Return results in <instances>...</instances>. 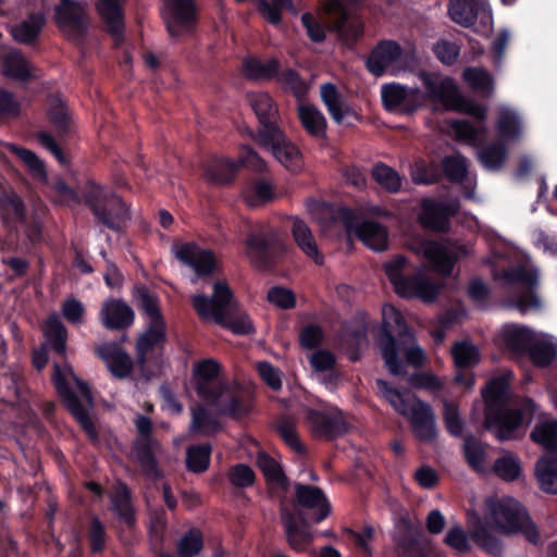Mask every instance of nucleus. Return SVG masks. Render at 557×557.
Returning <instances> with one entry per match:
<instances>
[{
  "label": "nucleus",
  "instance_id": "5",
  "mask_svg": "<svg viewBox=\"0 0 557 557\" xmlns=\"http://www.w3.org/2000/svg\"><path fill=\"white\" fill-rule=\"evenodd\" d=\"M419 79L430 100L443 104L448 110L457 109L461 104V111L479 123L483 124L486 120L487 108L478 102L466 101L453 77L442 76L437 72L421 71Z\"/></svg>",
  "mask_w": 557,
  "mask_h": 557
},
{
  "label": "nucleus",
  "instance_id": "13",
  "mask_svg": "<svg viewBox=\"0 0 557 557\" xmlns=\"http://www.w3.org/2000/svg\"><path fill=\"white\" fill-rule=\"evenodd\" d=\"M421 528L408 515L398 518L393 544L397 557H429Z\"/></svg>",
  "mask_w": 557,
  "mask_h": 557
},
{
  "label": "nucleus",
  "instance_id": "48",
  "mask_svg": "<svg viewBox=\"0 0 557 557\" xmlns=\"http://www.w3.org/2000/svg\"><path fill=\"white\" fill-rule=\"evenodd\" d=\"M509 389V380L505 375L492 379L482 391L484 399V410H491L497 407L506 406V397Z\"/></svg>",
  "mask_w": 557,
  "mask_h": 557
},
{
  "label": "nucleus",
  "instance_id": "37",
  "mask_svg": "<svg viewBox=\"0 0 557 557\" xmlns=\"http://www.w3.org/2000/svg\"><path fill=\"white\" fill-rule=\"evenodd\" d=\"M292 235L299 249L318 265L324 262V256L319 250L315 239L308 224L298 218L293 220Z\"/></svg>",
  "mask_w": 557,
  "mask_h": 557
},
{
  "label": "nucleus",
  "instance_id": "24",
  "mask_svg": "<svg viewBox=\"0 0 557 557\" xmlns=\"http://www.w3.org/2000/svg\"><path fill=\"white\" fill-rule=\"evenodd\" d=\"M306 418L312 425L313 432L326 437L335 440L346 433V422L341 411H325L319 409H308Z\"/></svg>",
  "mask_w": 557,
  "mask_h": 557
},
{
  "label": "nucleus",
  "instance_id": "1",
  "mask_svg": "<svg viewBox=\"0 0 557 557\" xmlns=\"http://www.w3.org/2000/svg\"><path fill=\"white\" fill-rule=\"evenodd\" d=\"M293 508L281 509V521L289 547L305 552L313 541L311 524L325 520L332 506L324 492L310 484L296 483Z\"/></svg>",
  "mask_w": 557,
  "mask_h": 557
},
{
  "label": "nucleus",
  "instance_id": "55",
  "mask_svg": "<svg viewBox=\"0 0 557 557\" xmlns=\"http://www.w3.org/2000/svg\"><path fill=\"white\" fill-rule=\"evenodd\" d=\"M492 470L504 482H515L522 474L520 458L510 453L496 458Z\"/></svg>",
  "mask_w": 557,
  "mask_h": 557
},
{
  "label": "nucleus",
  "instance_id": "50",
  "mask_svg": "<svg viewBox=\"0 0 557 557\" xmlns=\"http://www.w3.org/2000/svg\"><path fill=\"white\" fill-rule=\"evenodd\" d=\"M470 536L473 542L488 555L493 557H499L502 555V541L496 535H494L481 521H478L472 527Z\"/></svg>",
  "mask_w": 557,
  "mask_h": 557
},
{
  "label": "nucleus",
  "instance_id": "28",
  "mask_svg": "<svg viewBox=\"0 0 557 557\" xmlns=\"http://www.w3.org/2000/svg\"><path fill=\"white\" fill-rule=\"evenodd\" d=\"M259 143L271 151L273 157L285 168L296 170L300 165V151L298 147L287 139L283 129L273 138H262Z\"/></svg>",
  "mask_w": 557,
  "mask_h": 557
},
{
  "label": "nucleus",
  "instance_id": "14",
  "mask_svg": "<svg viewBox=\"0 0 557 557\" xmlns=\"http://www.w3.org/2000/svg\"><path fill=\"white\" fill-rule=\"evenodd\" d=\"M234 294L225 281H216L213 284L211 297L205 294H196L190 297V304L202 320L221 321L223 313L231 307Z\"/></svg>",
  "mask_w": 557,
  "mask_h": 557
},
{
  "label": "nucleus",
  "instance_id": "63",
  "mask_svg": "<svg viewBox=\"0 0 557 557\" xmlns=\"http://www.w3.org/2000/svg\"><path fill=\"white\" fill-rule=\"evenodd\" d=\"M463 455L472 470L480 473L484 471L486 451L480 440L468 435L463 441Z\"/></svg>",
  "mask_w": 557,
  "mask_h": 557
},
{
  "label": "nucleus",
  "instance_id": "64",
  "mask_svg": "<svg viewBox=\"0 0 557 557\" xmlns=\"http://www.w3.org/2000/svg\"><path fill=\"white\" fill-rule=\"evenodd\" d=\"M527 355L535 366L546 367L556 358L557 345L550 341L534 338Z\"/></svg>",
  "mask_w": 557,
  "mask_h": 557
},
{
  "label": "nucleus",
  "instance_id": "60",
  "mask_svg": "<svg viewBox=\"0 0 557 557\" xmlns=\"http://www.w3.org/2000/svg\"><path fill=\"white\" fill-rule=\"evenodd\" d=\"M496 132L499 141L516 140L520 137L521 127L519 116L510 110H503L498 114Z\"/></svg>",
  "mask_w": 557,
  "mask_h": 557
},
{
  "label": "nucleus",
  "instance_id": "20",
  "mask_svg": "<svg viewBox=\"0 0 557 557\" xmlns=\"http://www.w3.org/2000/svg\"><path fill=\"white\" fill-rule=\"evenodd\" d=\"M175 257L182 263L190 267L197 276L211 275L215 270V256L209 249L200 248L196 243H184L176 248Z\"/></svg>",
  "mask_w": 557,
  "mask_h": 557
},
{
  "label": "nucleus",
  "instance_id": "39",
  "mask_svg": "<svg viewBox=\"0 0 557 557\" xmlns=\"http://www.w3.org/2000/svg\"><path fill=\"white\" fill-rule=\"evenodd\" d=\"M223 430V424L218 417L212 414L202 405L191 408V421L189 431L195 435L214 437Z\"/></svg>",
  "mask_w": 557,
  "mask_h": 557
},
{
  "label": "nucleus",
  "instance_id": "38",
  "mask_svg": "<svg viewBox=\"0 0 557 557\" xmlns=\"http://www.w3.org/2000/svg\"><path fill=\"white\" fill-rule=\"evenodd\" d=\"M280 70L281 63L276 58L262 63L258 58L247 57L242 64L243 75L253 82L276 79Z\"/></svg>",
  "mask_w": 557,
  "mask_h": 557
},
{
  "label": "nucleus",
  "instance_id": "16",
  "mask_svg": "<svg viewBox=\"0 0 557 557\" xmlns=\"http://www.w3.org/2000/svg\"><path fill=\"white\" fill-rule=\"evenodd\" d=\"M127 335L123 334L119 341L106 342L95 348L96 356L101 359L111 375L117 380H124L134 370V361L129 354L123 348Z\"/></svg>",
  "mask_w": 557,
  "mask_h": 557
},
{
  "label": "nucleus",
  "instance_id": "31",
  "mask_svg": "<svg viewBox=\"0 0 557 557\" xmlns=\"http://www.w3.org/2000/svg\"><path fill=\"white\" fill-rule=\"evenodd\" d=\"M297 116L301 127L311 138L315 140L327 139V121L317 106L298 104Z\"/></svg>",
  "mask_w": 557,
  "mask_h": 557
},
{
  "label": "nucleus",
  "instance_id": "42",
  "mask_svg": "<svg viewBox=\"0 0 557 557\" xmlns=\"http://www.w3.org/2000/svg\"><path fill=\"white\" fill-rule=\"evenodd\" d=\"M209 406L216 407L220 414L238 421L250 411V406L246 399L228 385V391L219 399L218 404H208Z\"/></svg>",
  "mask_w": 557,
  "mask_h": 557
},
{
  "label": "nucleus",
  "instance_id": "58",
  "mask_svg": "<svg viewBox=\"0 0 557 557\" xmlns=\"http://www.w3.org/2000/svg\"><path fill=\"white\" fill-rule=\"evenodd\" d=\"M203 547L202 531L193 527L176 543V553L178 557H196L202 552Z\"/></svg>",
  "mask_w": 557,
  "mask_h": 557
},
{
  "label": "nucleus",
  "instance_id": "21",
  "mask_svg": "<svg viewBox=\"0 0 557 557\" xmlns=\"http://www.w3.org/2000/svg\"><path fill=\"white\" fill-rule=\"evenodd\" d=\"M99 320L107 330L125 331L134 324L135 312L123 299L109 298L102 302Z\"/></svg>",
  "mask_w": 557,
  "mask_h": 557
},
{
  "label": "nucleus",
  "instance_id": "40",
  "mask_svg": "<svg viewBox=\"0 0 557 557\" xmlns=\"http://www.w3.org/2000/svg\"><path fill=\"white\" fill-rule=\"evenodd\" d=\"M44 337L48 348H51L60 357L65 356L69 333L57 314H50L47 318L44 326Z\"/></svg>",
  "mask_w": 557,
  "mask_h": 557
},
{
  "label": "nucleus",
  "instance_id": "45",
  "mask_svg": "<svg viewBox=\"0 0 557 557\" xmlns=\"http://www.w3.org/2000/svg\"><path fill=\"white\" fill-rule=\"evenodd\" d=\"M534 474L544 493L557 495V458L542 456L535 463Z\"/></svg>",
  "mask_w": 557,
  "mask_h": 557
},
{
  "label": "nucleus",
  "instance_id": "22",
  "mask_svg": "<svg viewBox=\"0 0 557 557\" xmlns=\"http://www.w3.org/2000/svg\"><path fill=\"white\" fill-rule=\"evenodd\" d=\"M450 18L463 26H473L482 13V23L486 24L492 21V11L487 0H450L448 5Z\"/></svg>",
  "mask_w": 557,
  "mask_h": 557
},
{
  "label": "nucleus",
  "instance_id": "43",
  "mask_svg": "<svg viewBox=\"0 0 557 557\" xmlns=\"http://www.w3.org/2000/svg\"><path fill=\"white\" fill-rule=\"evenodd\" d=\"M358 238L369 248L383 251L388 245V234L385 226L374 221H364L356 227Z\"/></svg>",
  "mask_w": 557,
  "mask_h": 557
},
{
  "label": "nucleus",
  "instance_id": "10",
  "mask_svg": "<svg viewBox=\"0 0 557 557\" xmlns=\"http://www.w3.org/2000/svg\"><path fill=\"white\" fill-rule=\"evenodd\" d=\"M221 364L212 359L197 362L193 370V383L196 394L206 404H218L219 399L228 391V383L218 381Z\"/></svg>",
  "mask_w": 557,
  "mask_h": 557
},
{
  "label": "nucleus",
  "instance_id": "17",
  "mask_svg": "<svg viewBox=\"0 0 557 557\" xmlns=\"http://www.w3.org/2000/svg\"><path fill=\"white\" fill-rule=\"evenodd\" d=\"M248 100L259 121L258 139L273 138L275 134L278 135L280 113L274 99L268 92L259 91L248 95Z\"/></svg>",
  "mask_w": 557,
  "mask_h": 557
},
{
  "label": "nucleus",
  "instance_id": "25",
  "mask_svg": "<svg viewBox=\"0 0 557 557\" xmlns=\"http://www.w3.org/2000/svg\"><path fill=\"white\" fill-rule=\"evenodd\" d=\"M55 22L60 29L69 30L75 37H83L87 33L86 13L77 1L61 0L55 8Z\"/></svg>",
  "mask_w": 557,
  "mask_h": 557
},
{
  "label": "nucleus",
  "instance_id": "29",
  "mask_svg": "<svg viewBox=\"0 0 557 557\" xmlns=\"http://www.w3.org/2000/svg\"><path fill=\"white\" fill-rule=\"evenodd\" d=\"M125 3L126 0H97L95 4L100 20L113 37H122L124 34Z\"/></svg>",
  "mask_w": 557,
  "mask_h": 557
},
{
  "label": "nucleus",
  "instance_id": "57",
  "mask_svg": "<svg viewBox=\"0 0 557 557\" xmlns=\"http://www.w3.org/2000/svg\"><path fill=\"white\" fill-rule=\"evenodd\" d=\"M221 326L230 330L235 335H252L256 327L252 320L246 312L227 311L223 313L221 321H215Z\"/></svg>",
  "mask_w": 557,
  "mask_h": 557
},
{
  "label": "nucleus",
  "instance_id": "3",
  "mask_svg": "<svg viewBox=\"0 0 557 557\" xmlns=\"http://www.w3.org/2000/svg\"><path fill=\"white\" fill-rule=\"evenodd\" d=\"M409 259L403 255H396L383 263V271L393 285L395 293L405 299H421L433 302L440 294V286L423 272L417 271L406 275Z\"/></svg>",
  "mask_w": 557,
  "mask_h": 557
},
{
  "label": "nucleus",
  "instance_id": "59",
  "mask_svg": "<svg viewBox=\"0 0 557 557\" xmlns=\"http://www.w3.org/2000/svg\"><path fill=\"white\" fill-rule=\"evenodd\" d=\"M451 356L460 370L476 366L481 358L478 347L468 341L456 342L451 347Z\"/></svg>",
  "mask_w": 557,
  "mask_h": 557
},
{
  "label": "nucleus",
  "instance_id": "15",
  "mask_svg": "<svg viewBox=\"0 0 557 557\" xmlns=\"http://www.w3.org/2000/svg\"><path fill=\"white\" fill-rule=\"evenodd\" d=\"M459 207L457 200L442 202L426 198L421 202L419 222L425 230L446 234L451 227L450 219L458 213Z\"/></svg>",
  "mask_w": 557,
  "mask_h": 557
},
{
  "label": "nucleus",
  "instance_id": "18",
  "mask_svg": "<svg viewBox=\"0 0 557 557\" xmlns=\"http://www.w3.org/2000/svg\"><path fill=\"white\" fill-rule=\"evenodd\" d=\"M490 515L497 530L511 534L520 528V522L528 512L518 500L505 497L490 504Z\"/></svg>",
  "mask_w": 557,
  "mask_h": 557
},
{
  "label": "nucleus",
  "instance_id": "52",
  "mask_svg": "<svg viewBox=\"0 0 557 557\" xmlns=\"http://www.w3.org/2000/svg\"><path fill=\"white\" fill-rule=\"evenodd\" d=\"M531 440L542 445L549 454L557 453V419L540 421L530 434Z\"/></svg>",
  "mask_w": 557,
  "mask_h": 557
},
{
  "label": "nucleus",
  "instance_id": "49",
  "mask_svg": "<svg viewBox=\"0 0 557 557\" xmlns=\"http://www.w3.org/2000/svg\"><path fill=\"white\" fill-rule=\"evenodd\" d=\"M212 445L201 443L189 445L186 448V469L193 473H202L208 470L211 461Z\"/></svg>",
  "mask_w": 557,
  "mask_h": 557
},
{
  "label": "nucleus",
  "instance_id": "9",
  "mask_svg": "<svg viewBox=\"0 0 557 557\" xmlns=\"http://www.w3.org/2000/svg\"><path fill=\"white\" fill-rule=\"evenodd\" d=\"M502 278L506 285H519L525 288L513 300L515 306L521 313L541 308V300L535 292L539 284V272L536 269L527 265H517L505 269Z\"/></svg>",
  "mask_w": 557,
  "mask_h": 557
},
{
  "label": "nucleus",
  "instance_id": "51",
  "mask_svg": "<svg viewBox=\"0 0 557 557\" xmlns=\"http://www.w3.org/2000/svg\"><path fill=\"white\" fill-rule=\"evenodd\" d=\"M534 338V332L527 326H512L504 334L507 348L519 355L528 354Z\"/></svg>",
  "mask_w": 557,
  "mask_h": 557
},
{
  "label": "nucleus",
  "instance_id": "41",
  "mask_svg": "<svg viewBox=\"0 0 557 557\" xmlns=\"http://www.w3.org/2000/svg\"><path fill=\"white\" fill-rule=\"evenodd\" d=\"M2 74L20 83H28L34 78L29 62L17 50H11L3 57Z\"/></svg>",
  "mask_w": 557,
  "mask_h": 557
},
{
  "label": "nucleus",
  "instance_id": "35",
  "mask_svg": "<svg viewBox=\"0 0 557 557\" xmlns=\"http://www.w3.org/2000/svg\"><path fill=\"white\" fill-rule=\"evenodd\" d=\"M46 23L47 17L44 12H32L25 20L12 27L11 35L15 41L30 46L37 41Z\"/></svg>",
  "mask_w": 557,
  "mask_h": 557
},
{
  "label": "nucleus",
  "instance_id": "26",
  "mask_svg": "<svg viewBox=\"0 0 557 557\" xmlns=\"http://www.w3.org/2000/svg\"><path fill=\"white\" fill-rule=\"evenodd\" d=\"M403 54L401 46L394 40H381L370 51L366 60L367 70L380 77L384 75L386 67L398 61Z\"/></svg>",
  "mask_w": 557,
  "mask_h": 557
},
{
  "label": "nucleus",
  "instance_id": "61",
  "mask_svg": "<svg viewBox=\"0 0 557 557\" xmlns=\"http://www.w3.org/2000/svg\"><path fill=\"white\" fill-rule=\"evenodd\" d=\"M478 154L485 169L497 171L502 169L507 158V148L505 143L496 141L482 147Z\"/></svg>",
  "mask_w": 557,
  "mask_h": 557
},
{
  "label": "nucleus",
  "instance_id": "4",
  "mask_svg": "<svg viewBox=\"0 0 557 557\" xmlns=\"http://www.w3.org/2000/svg\"><path fill=\"white\" fill-rule=\"evenodd\" d=\"M244 244L250 264L259 271L275 269L286 252V245L280 232L267 223L251 227Z\"/></svg>",
  "mask_w": 557,
  "mask_h": 557
},
{
  "label": "nucleus",
  "instance_id": "44",
  "mask_svg": "<svg viewBox=\"0 0 557 557\" xmlns=\"http://www.w3.org/2000/svg\"><path fill=\"white\" fill-rule=\"evenodd\" d=\"M239 169L238 162L222 158H212L205 168L206 178L215 184H230Z\"/></svg>",
  "mask_w": 557,
  "mask_h": 557
},
{
  "label": "nucleus",
  "instance_id": "47",
  "mask_svg": "<svg viewBox=\"0 0 557 557\" xmlns=\"http://www.w3.org/2000/svg\"><path fill=\"white\" fill-rule=\"evenodd\" d=\"M462 79L475 92L490 97L494 91V79L483 67L468 66L462 72Z\"/></svg>",
  "mask_w": 557,
  "mask_h": 557
},
{
  "label": "nucleus",
  "instance_id": "12",
  "mask_svg": "<svg viewBox=\"0 0 557 557\" xmlns=\"http://www.w3.org/2000/svg\"><path fill=\"white\" fill-rule=\"evenodd\" d=\"M162 16L171 37L190 34L198 22L196 0H164Z\"/></svg>",
  "mask_w": 557,
  "mask_h": 557
},
{
  "label": "nucleus",
  "instance_id": "46",
  "mask_svg": "<svg viewBox=\"0 0 557 557\" xmlns=\"http://www.w3.org/2000/svg\"><path fill=\"white\" fill-rule=\"evenodd\" d=\"M371 177L388 194H398L403 189L404 176L384 162H377L372 166Z\"/></svg>",
  "mask_w": 557,
  "mask_h": 557
},
{
  "label": "nucleus",
  "instance_id": "33",
  "mask_svg": "<svg viewBox=\"0 0 557 557\" xmlns=\"http://www.w3.org/2000/svg\"><path fill=\"white\" fill-rule=\"evenodd\" d=\"M166 342V323H149L144 333L136 339V363L144 367L147 363V356L156 347L163 346Z\"/></svg>",
  "mask_w": 557,
  "mask_h": 557
},
{
  "label": "nucleus",
  "instance_id": "62",
  "mask_svg": "<svg viewBox=\"0 0 557 557\" xmlns=\"http://www.w3.org/2000/svg\"><path fill=\"white\" fill-rule=\"evenodd\" d=\"M376 386L383 394L384 399L395 409V411L405 418L410 416L411 406L398 388L391 386L387 381L382 379L376 380Z\"/></svg>",
  "mask_w": 557,
  "mask_h": 557
},
{
  "label": "nucleus",
  "instance_id": "7",
  "mask_svg": "<svg viewBox=\"0 0 557 557\" xmlns=\"http://www.w3.org/2000/svg\"><path fill=\"white\" fill-rule=\"evenodd\" d=\"M52 383L67 410L86 433L89 442L94 446L99 447L101 440L96 430L95 423L90 418L89 410L82 404L78 396L69 385L66 375L59 363L53 364Z\"/></svg>",
  "mask_w": 557,
  "mask_h": 557
},
{
  "label": "nucleus",
  "instance_id": "56",
  "mask_svg": "<svg viewBox=\"0 0 557 557\" xmlns=\"http://www.w3.org/2000/svg\"><path fill=\"white\" fill-rule=\"evenodd\" d=\"M276 82L285 91H289L298 101H302L309 87L301 75L294 69L280 70Z\"/></svg>",
  "mask_w": 557,
  "mask_h": 557
},
{
  "label": "nucleus",
  "instance_id": "6",
  "mask_svg": "<svg viewBox=\"0 0 557 557\" xmlns=\"http://www.w3.org/2000/svg\"><path fill=\"white\" fill-rule=\"evenodd\" d=\"M536 411V404L525 398L519 408H509L507 405L491 410H484V425L499 441L516 438L517 431L524 423H530Z\"/></svg>",
  "mask_w": 557,
  "mask_h": 557
},
{
  "label": "nucleus",
  "instance_id": "36",
  "mask_svg": "<svg viewBox=\"0 0 557 557\" xmlns=\"http://www.w3.org/2000/svg\"><path fill=\"white\" fill-rule=\"evenodd\" d=\"M133 298L138 309L149 318V323H166L160 308V300L145 284H135L133 288Z\"/></svg>",
  "mask_w": 557,
  "mask_h": 557
},
{
  "label": "nucleus",
  "instance_id": "32",
  "mask_svg": "<svg viewBox=\"0 0 557 557\" xmlns=\"http://www.w3.org/2000/svg\"><path fill=\"white\" fill-rule=\"evenodd\" d=\"M379 345L382 359L384 360L389 373L393 375L404 376L406 374V370L399 356L400 344L393 335V332L389 330V325L385 320L383 322L382 336Z\"/></svg>",
  "mask_w": 557,
  "mask_h": 557
},
{
  "label": "nucleus",
  "instance_id": "23",
  "mask_svg": "<svg viewBox=\"0 0 557 557\" xmlns=\"http://www.w3.org/2000/svg\"><path fill=\"white\" fill-rule=\"evenodd\" d=\"M407 419L410 422L414 436L419 441L431 443L436 438L435 416L428 403L416 398L410 409V416Z\"/></svg>",
  "mask_w": 557,
  "mask_h": 557
},
{
  "label": "nucleus",
  "instance_id": "19",
  "mask_svg": "<svg viewBox=\"0 0 557 557\" xmlns=\"http://www.w3.org/2000/svg\"><path fill=\"white\" fill-rule=\"evenodd\" d=\"M321 100L329 114L336 124L352 126L354 122H361L362 117L357 111L345 102L343 95L333 83H324L320 87Z\"/></svg>",
  "mask_w": 557,
  "mask_h": 557
},
{
  "label": "nucleus",
  "instance_id": "30",
  "mask_svg": "<svg viewBox=\"0 0 557 557\" xmlns=\"http://www.w3.org/2000/svg\"><path fill=\"white\" fill-rule=\"evenodd\" d=\"M110 509L127 529L136 527V510L132 491L126 483L120 482L110 495Z\"/></svg>",
  "mask_w": 557,
  "mask_h": 557
},
{
  "label": "nucleus",
  "instance_id": "34",
  "mask_svg": "<svg viewBox=\"0 0 557 557\" xmlns=\"http://www.w3.org/2000/svg\"><path fill=\"white\" fill-rule=\"evenodd\" d=\"M256 465L261 471L267 485L271 488H278L287 492L289 480L282 465L265 451L257 455Z\"/></svg>",
  "mask_w": 557,
  "mask_h": 557
},
{
  "label": "nucleus",
  "instance_id": "2",
  "mask_svg": "<svg viewBox=\"0 0 557 557\" xmlns=\"http://www.w3.org/2000/svg\"><path fill=\"white\" fill-rule=\"evenodd\" d=\"M85 205L98 223L113 232H120L131 219L129 208L121 196L106 186L88 180L83 187Z\"/></svg>",
  "mask_w": 557,
  "mask_h": 557
},
{
  "label": "nucleus",
  "instance_id": "8",
  "mask_svg": "<svg viewBox=\"0 0 557 557\" xmlns=\"http://www.w3.org/2000/svg\"><path fill=\"white\" fill-rule=\"evenodd\" d=\"M135 425L140 436L133 443L135 460L145 476L151 480H158L162 476L156 457V449L160 447V444L151 436L152 422L150 418L139 414L135 420Z\"/></svg>",
  "mask_w": 557,
  "mask_h": 557
},
{
  "label": "nucleus",
  "instance_id": "53",
  "mask_svg": "<svg viewBox=\"0 0 557 557\" xmlns=\"http://www.w3.org/2000/svg\"><path fill=\"white\" fill-rule=\"evenodd\" d=\"M47 115L49 123L53 126L59 137H65L71 134L72 116L62 100H53L49 106Z\"/></svg>",
  "mask_w": 557,
  "mask_h": 557
},
{
  "label": "nucleus",
  "instance_id": "54",
  "mask_svg": "<svg viewBox=\"0 0 557 557\" xmlns=\"http://www.w3.org/2000/svg\"><path fill=\"white\" fill-rule=\"evenodd\" d=\"M276 433L282 441L294 451L298 454L306 453V446L301 443L297 432V425L293 418L281 416L274 425Z\"/></svg>",
  "mask_w": 557,
  "mask_h": 557
},
{
  "label": "nucleus",
  "instance_id": "11",
  "mask_svg": "<svg viewBox=\"0 0 557 557\" xmlns=\"http://www.w3.org/2000/svg\"><path fill=\"white\" fill-rule=\"evenodd\" d=\"M423 253L435 272L450 276L456 263L469 256V249L457 240H429L424 245Z\"/></svg>",
  "mask_w": 557,
  "mask_h": 557
},
{
  "label": "nucleus",
  "instance_id": "27",
  "mask_svg": "<svg viewBox=\"0 0 557 557\" xmlns=\"http://www.w3.org/2000/svg\"><path fill=\"white\" fill-rule=\"evenodd\" d=\"M27 208L23 198L13 188L0 189V220L4 227L25 224Z\"/></svg>",
  "mask_w": 557,
  "mask_h": 557
}]
</instances>
